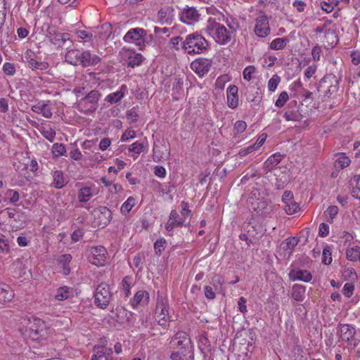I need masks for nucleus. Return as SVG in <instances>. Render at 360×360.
<instances>
[{
  "label": "nucleus",
  "mask_w": 360,
  "mask_h": 360,
  "mask_svg": "<svg viewBox=\"0 0 360 360\" xmlns=\"http://www.w3.org/2000/svg\"><path fill=\"white\" fill-rule=\"evenodd\" d=\"M94 195L92 192V189L91 187L85 186L79 191L78 193V200L81 202H86L89 201L91 197Z\"/></svg>",
  "instance_id": "nucleus-30"
},
{
  "label": "nucleus",
  "mask_w": 360,
  "mask_h": 360,
  "mask_svg": "<svg viewBox=\"0 0 360 360\" xmlns=\"http://www.w3.org/2000/svg\"><path fill=\"white\" fill-rule=\"evenodd\" d=\"M337 156L338 158L335 160L336 167H339L342 169L349 165L351 160L348 157L345 156L342 153L337 155Z\"/></svg>",
  "instance_id": "nucleus-38"
},
{
  "label": "nucleus",
  "mask_w": 360,
  "mask_h": 360,
  "mask_svg": "<svg viewBox=\"0 0 360 360\" xmlns=\"http://www.w3.org/2000/svg\"><path fill=\"white\" fill-rule=\"evenodd\" d=\"M172 349L171 360H184L191 352V341L184 332H178L169 342Z\"/></svg>",
  "instance_id": "nucleus-1"
},
{
  "label": "nucleus",
  "mask_w": 360,
  "mask_h": 360,
  "mask_svg": "<svg viewBox=\"0 0 360 360\" xmlns=\"http://www.w3.org/2000/svg\"><path fill=\"white\" fill-rule=\"evenodd\" d=\"M50 101L45 103L39 101L32 106L31 110L37 114H41L45 118H51L53 115L51 108L49 105Z\"/></svg>",
  "instance_id": "nucleus-19"
},
{
  "label": "nucleus",
  "mask_w": 360,
  "mask_h": 360,
  "mask_svg": "<svg viewBox=\"0 0 360 360\" xmlns=\"http://www.w3.org/2000/svg\"><path fill=\"white\" fill-rule=\"evenodd\" d=\"M289 96L288 93L285 91H282L275 103L276 106L278 108L283 107L285 104Z\"/></svg>",
  "instance_id": "nucleus-52"
},
{
  "label": "nucleus",
  "mask_w": 360,
  "mask_h": 360,
  "mask_svg": "<svg viewBox=\"0 0 360 360\" xmlns=\"http://www.w3.org/2000/svg\"><path fill=\"white\" fill-rule=\"evenodd\" d=\"M126 117L129 124L134 123L138 120L139 115L134 108L129 110L126 113Z\"/></svg>",
  "instance_id": "nucleus-50"
},
{
  "label": "nucleus",
  "mask_w": 360,
  "mask_h": 360,
  "mask_svg": "<svg viewBox=\"0 0 360 360\" xmlns=\"http://www.w3.org/2000/svg\"><path fill=\"white\" fill-rule=\"evenodd\" d=\"M201 14L199 11L193 6H186L179 14L180 20L187 25H194L199 21Z\"/></svg>",
  "instance_id": "nucleus-11"
},
{
  "label": "nucleus",
  "mask_w": 360,
  "mask_h": 360,
  "mask_svg": "<svg viewBox=\"0 0 360 360\" xmlns=\"http://www.w3.org/2000/svg\"><path fill=\"white\" fill-rule=\"evenodd\" d=\"M47 335L45 323L40 319H34L29 327V335L33 340L45 339Z\"/></svg>",
  "instance_id": "nucleus-10"
},
{
  "label": "nucleus",
  "mask_w": 360,
  "mask_h": 360,
  "mask_svg": "<svg viewBox=\"0 0 360 360\" xmlns=\"http://www.w3.org/2000/svg\"><path fill=\"white\" fill-rule=\"evenodd\" d=\"M149 294L145 290L138 291L131 300V304L134 307L139 305H146L149 302Z\"/></svg>",
  "instance_id": "nucleus-26"
},
{
  "label": "nucleus",
  "mask_w": 360,
  "mask_h": 360,
  "mask_svg": "<svg viewBox=\"0 0 360 360\" xmlns=\"http://www.w3.org/2000/svg\"><path fill=\"white\" fill-rule=\"evenodd\" d=\"M52 150L56 156H61L66 153L65 146L63 143H56L53 145Z\"/></svg>",
  "instance_id": "nucleus-49"
},
{
  "label": "nucleus",
  "mask_w": 360,
  "mask_h": 360,
  "mask_svg": "<svg viewBox=\"0 0 360 360\" xmlns=\"http://www.w3.org/2000/svg\"><path fill=\"white\" fill-rule=\"evenodd\" d=\"M2 70L4 73L7 76H13L16 72L15 65L9 62H6L4 64Z\"/></svg>",
  "instance_id": "nucleus-43"
},
{
  "label": "nucleus",
  "mask_w": 360,
  "mask_h": 360,
  "mask_svg": "<svg viewBox=\"0 0 360 360\" xmlns=\"http://www.w3.org/2000/svg\"><path fill=\"white\" fill-rule=\"evenodd\" d=\"M283 117L287 121H300L303 116L298 112L295 110H287L285 112Z\"/></svg>",
  "instance_id": "nucleus-37"
},
{
  "label": "nucleus",
  "mask_w": 360,
  "mask_h": 360,
  "mask_svg": "<svg viewBox=\"0 0 360 360\" xmlns=\"http://www.w3.org/2000/svg\"><path fill=\"white\" fill-rule=\"evenodd\" d=\"M5 195L8 197H10L9 202L11 203H15L19 200V193L16 191L9 189L6 192Z\"/></svg>",
  "instance_id": "nucleus-55"
},
{
  "label": "nucleus",
  "mask_w": 360,
  "mask_h": 360,
  "mask_svg": "<svg viewBox=\"0 0 360 360\" xmlns=\"http://www.w3.org/2000/svg\"><path fill=\"white\" fill-rule=\"evenodd\" d=\"M354 289V287L353 284L347 283L343 287L342 292L346 297H350L353 294Z\"/></svg>",
  "instance_id": "nucleus-60"
},
{
  "label": "nucleus",
  "mask_w": 360,
  "mask_h": 360,
  "mask_svg": "<svg viewBox=\"0 0 360 360\" xmlns=\"http://www.w3.org/2000/svg\"><path fill=\"white\" fill-rule=\"evenodd\" d=\"M347 259L350 261L360 260V247L355 246L350 249L347 250L346 252Z\"/></svg>",
  "instance_id": "nucleus-36"
},
{
  "label": "nucleus",
  "mask_w": 360,
  "mask_h": 360,
  "mask_svg": "<svg viewBox=\"0 0 360 360\" xmlns=\"http://www.w3.org/2000/svg\"><path fill=\"white\" fill-rule=\"evenodd\" d=\"M306 288L300 284H295L292 288V297L297 302H302L304 299Z\"/></svg>",
  "instance_id": "nucleus-27"
},
{
  "label": "nucleus",
  "mask_w": 360,
  "mask_h": 360,
  "mask_svg": "<svg viewBox=\"0 0 360 360\" xmlns=\"http://www.w3.org/2000/svg\"><path fill=\"white\" fill-rule=\"evenodd\" d=\"M155 319L160 326H165L170 321L168 297L165 294L159 291L157 293Z\"/></svg>",
  "instance_id": "nucleus-5"
},
{
  "label": "nucleus",
  "mask_w": 360,
  "mask_h": 360,
  "mask_svg": "<svg viewBox=\"0 0 360 360\" xmlns=\"http://www.w3.org/2000/svg\"><path fill=\"white\" fill-rule=\"evenodd\" d=\"M68 51L65 54V61L73 65H80L83 67L95 65L101 61L98 56H91L89 51H80L77 49H71V46H67Z\"/></svg>",
  "instance_id": "nucleus-2"
},
{
  "label": "nucleus",
  "mask_w": 360,
  "mask_h": 360,
  "mask_svg": "<svg viewBox=\"0 0 360 360\" xmlns=\"http://www.w3.org/2000/svg\"><path fill=\"white\" fill-rule=\"evenodd\" d=\"M255 72V68L253 65H249L243 70V78L247 81L252 79V75Z\"/></svg>",
  "instance_id": "nucleus-58"
},
{
  "label": "nucleus",
  "mask_w": 360,
  "mask_h": 360,
  "mask_svg": "<svg viewBox=\"0 0 360 360\" xmlns=\"http://www.w3.org/2000/svg\"><path fill=\"white\" fill-rule=\"evenodd\" d=\"M286 46V40L283 38H276L270 44V48L274 50H281Z\"/></svg>",
  "instance_id": "nucleus-39"
},
{
  "label": "nucleus",
  "mask_w": 360,
  "mask_h": 360,
  "mask_svg": "<svg viewBox=\"0 0 360 360\" xmlns=\"http://www.w3.org/2000/svg\"><path fill=\"white\" fill-rule=\"evenodd\" d=\"M315 32L316 33H322L324 32V34H325V37L327 38V39H330V38H333V39H335V40H333L330 44L331 46H333L334 44H337V37L335 35V33L333 30H330V29H327L324 31V27H317L316 29H315Z\"/></svg>",
  "instance_id": "nucleus-34"
},
{
  "label": "nucleus",
  "mask_w": 360,
  "mask_h": 360,
  "mask_svg": "<svg viewBox=\"0 0 360 360\" xmlns=\"http://www.w3.org/2000/svg\"><path fill=\"white\" fill-rule=\"evenodd\" d=\"M246 127H247V124H246L245 122L242 121V120L237 121L235 123L234 127H233L235 134H240V133L243 132L245 130Z\"/></svg>",
  "instance_id": "nucleus-59"
},
{
  "label": "nucleus",
  "mask_w": 360,
  "mask_h": 360,
  "mask_svg": "<svg viewBox=\"0 0 360 360\" xmlns=\"http://www.w3.org/2000/svg\"><path fill=\"white\" fill-rule=\"evenodd\" d=\"M50 41L54 45L60 47L71 46L72 41H70V34L68 33L55 32L49 37Z\"/></svg>",
  "instance_id": "nucleus-17"
},
{
  "label": "nucleus",
  "mask_w": 360,
  "mask_h": 360,
  "mask_svg": "<svg viewBox=\"0 0 360 360\" xmlns=\"http://www.w3.org/2000/svg\"><path fill=\"white\" fill-rule=\"evenodd\" d=\"M101 94L97 90L91 91L85 97L80 99L78 103V110L85 115H89L98 108V102Z\"/></svg>",
  "instance_id": "nucleus-7"
},
{
  "label": "nucleus",
  "mask_w": 360,
  "mask_h": 360,
  "mask_svg": "<svg viewBox=\"0 0 360 360\" xmlns=\"http://www.w3.org/2000/svg\"><path fill=\"white\" fill-rule=\"evenodd\" d=\"M135 205H136L135 198L130 196L122 205L120 211L123 214L127 215L131 210V209L134 207Z\"/></svg>",
  "instance_id": "nucleus-33"
},
{
  "label": "nucleus",
  "mask_w": 360,
  "mask_h": 360,
  "mask_svg": "<svg viewBox=\"0 0 360 360\" xmlns=\"http://www.w3.org/2000/svg\"><path fill=\"white\" fill-rule=\"evenodd\" d=\"M136 136V132L134 130L127 129L122 135L121 140L123 141H128L130 139H133Z\"/></svg>",
  "instance_id": "nucleus-63"
},
{
  "label": "nucleus",
  "mask_w": 360,
  "mask_h": 360,
  "mask_svg": "<svg viewBox=\"0 0 360 360\" xmlns=\"http://www.w3.org/2000/svg\"><path fill=\"white\" fill-rule=\"evenodd\" d=\"M283 155L280 153H275L271 155L264 162V167L271 171L282 160Z\"/></svg>",
  "instance_id": "nucleus-28"
},
{
  "label": "nucleus",
  "mask_w": 360,
  "mask_h": 360,
  "mask_svg": "<svg viewBox=\"0 0 360 360\" xmlns=\"http://www.w3.org/2000/svg\"><path fill=\"white\" fill-rule=\"evenodd\" d=\"M322 262L326 265H328L332 262L331 248L330 246H326L323 249Z\"/></svg>",
  "instance_id": "nucleus-47"
},
{
  "label": "nucleus",
  "mask_w": 360,
  "mask_h": 360,
  "mask_svg": "<svg viewBox=\"0 0 360 360\" xmlns=\"http://www.w3.org/2000/svg\"><path fill=\"white\" fill-rule=\"evenodd\" d=\"M122 191L123 188L122 185L120 184H112V186L108 189L109 193L112 195L120 193Z\"/></svg>",
  "instance_id": "nucleus-62"
},
{
  "label": "nucleus",
  "mask_w": 360,
  "mask_h": 360,
  "mask_svg": "<svg viewBox=\"0 0 360 360\" xmlns=\"http://www.w3.org/2000/svg\"><path fill=\"white\" fill-rule=\"evenodd\" d=\"M41 134L49 141L52 142L56 136V131L51 125L43 124L39 129Z\"/></svg>",
  "instance_id": "nucleus-29"
},
{
  "label": "nucleus",
  "mask_w": 360,
  "mask_h": 360,
  "mask_svg": "<svg viewBox=\"0 0 360 360\" xmlns=\"http://www.w3.org/2000/svg\"><path fill=\"white\" fill-rule=\"evenodd\" d=\"M182 49L188 55L200 54L206 52L208 41L198 32L188 34L181 43Z\"/></svg>",
  "instance_id": "nucleus-3"
},
{
  "label": "nucleus",
  "mask_w": 360,
  "mask_h": 360,
  "mask_svg": "<svg viewBox=\"0 0 360 360\" xmlns=\"http://www.w3.org/2000/svg\"><path fill=\"white\" fill-rule=\"evenodd\" d=\"M108 252L103 246L92 247L89 250V261L97 266H104L106 262Z\"/></svg>",
  "instance_id": "nucleus-9"
},
{
  "label": "nucleus",
  "mask_w": 360,
  "mask_h": 360,
  "mask_svg": "<svg viewBox=\"0 0 360 360\" xmlns=\"http://www.w3.org/2000/svg\"><path fill=\"white\" fill-rule=\"evenodd\" d=\"M52 186L60 189L63 188L68 183V177L60 170H56L53 174Z\"/></svg>",
  "instance_id": "nucleus-24"
},
{
  "label": "nucleus",
  "mask_w": 360,
  "mask_h": 360,
  "mask_svg": "<svg viewBox=\"0 0 360 360\" xmlns=\"http://www.w3.org/2000/svg\"><path fill=\"white\" fill-rule=\"evenodd\" d=\"M9 251L8 241L6 236L0 233V252L2 253L8 252Z\"/></svg>",
  "instance_id": "nucleus-54"
},
{
  "label": "nucleus",
  "mask_w": 360,
  "mask_h": 360,
  "mask_svg": "<svg viewBox=\"0 0 360 360\" xmlns=\"http://www.w3.org/2000/svg\"><path fill=\"white\" fill-rule=\"evenodd\" d=\"M145 146L143 143L136 141L129 146V150L137 155L143 151Z\"/></svg>",
  "instance_id": "nucleus-51"
},
{
  "label": "nucleus",
  "mask_w": 360,
  "mask_h": 360,
  "mask_svg": "<svg viewBox=\"0 0 360 360\" xmlns=\"http://www.w3.org/2000/svg\"><path fill=\"white\" fill-rule=\"evenodd\" d=\"M226 25L228 26L227 31L230 32L231 37H232V34H235L236 30L239 27V25L237 22L235 21L234 19H226Z\"/></svg>",
  "instance_id": "nucleus-44"
},
{
  "label": "nucleus",
  "mask_w": 360,
  "mask_h": 360,
  "mask_svg": "<svg viewBox=\"0 0 360 360\" xmlns=\"http://www.w3.org/2000/svg\"><path fill=\"white\" fill-rule=\"evenodd\" d=\"M127 91L126 85L122 84L120 86L119 91L108 94L105 98V101L110 104H114L120 102L125 96V93Z\"/></svg>",
  "instance_id": "nucleus-25"
},
{
  "label": "nucleus",
  "mask_w": 360,
  "mask_h": 360,
  "mask_svg": "<svg viewBox=\"0 0 360 360\" xmlns=\"http://www.w3.org/2000/svg\"><path fill=\"white\" fill-rule=\"evenodd\" d=\"M340 338L343 341L349 342L352 340L356 334V329L349 324L340 325Z\"/></svg>",
  "instance_id": "nucleus-23"
},
{
  "label": "nucleus",
  "mask_w": 360,
  "mask_h": 360,
  "mask_svg": "<svg viewBox=\"0 0 360 360\" xmlns=\"http://www.w3.org/2000/svg\"><path fill=\"white\" fill-rule=\"evenodd\" d=\"M205 30L219 44L224 45L231 40L230 32L227 31L225 25L217 22L214 18L208 19Z\"/></svg>",
  "instance_id": "nucleus-4"
},
{
  "label": "nucleus",
  "mask_w": 360,
  "mask_h": 360,
  "mask_svg": "<svg viewBox=\"0 0 360 360\" xmlns=\"http://www.w3.org/2000/svg\"><path fill=\"white\" fill-rule=\"evenodd\" d=\"M105 351L106 350L105 349V347L104 346H102V347H100V346L94 347V354L92 356V360L97 359V358H98V359H104L105 352Z\"/></svg>",
  "instance_id": "nucleus-53"
},
{
  "label": "nucleus",
  "mask_w": 360,
  "mask_h": 360,
  "mask_svg": "<svg viewBox=\"0 0 360 360\" xmlns=\"http://www.w3.org/2000/svg\"><path fill=\"white\" fill-rule=\"evenodd\" d=\"M122 291L125 297H128L130 294L131 288V277L125 276L122 281Z\"/></svg>",
  "instance_id": "nucleus-48"
},
{
  "label": "nucleus",
  "mask_w": 360,
  "mask_h": 360,
  "mask_svg": "<svg viewBox=\"0 0 360 360\" xmlns=\"http://www.w3.org/2000/svg\"><path fill=\"white\" fill-rule=\"evenodd\" d=\"M238 89L236 85H231L226 90L227 105L229 108L235 109L238 105Z\"/></svg>",
  "instance_id": "nucleus-21"
},
{
  "label": "nucleus",
  "mask_w": 360,
  "mask_h": 360,
  "mask_svg": "<svg viewBox=\"0 0 360 360\" xmlns=\"http://www.w3.org/2000/svg\"><path fill=\"white\" fill-rule=\"evenodd\" d=\"M257 150V146L252 144L246 148H241L238 152V155L241 158L246 156L248 154L252 153Z\"/></svg>",
  "instance_id": "nucleus-56"
},
{
  "label": "nucleus",
  "mask_w": 360,
  "mask_h": 360,
  "mask_svg": "<svg viewBox=\"0 0 360 360\" xmlns=\"http://www.w3.org/2000/svg\"><path fill=\"white\" fill-rule=\"evenodd\" d=\"M281 82V77L277 75H274L272 76V77L269 80L268 82V89L270 91H274L279 82Z\"/></svg>",
  "instance_id": "nucleus-45"
},
{
  "label": "nucleus",
  "mask_w": 360,
  "mask_h": 360,
  "mask_svg": "<svg viewBox=\"0 0 360 360\" xmlns=\"http://www.w3.org/2000/svg\"><path fill=\"white\" fill-rule=\"evenodd\" d=\"M25 59V62L27 64L28 68L32 70H46L49 67L48 63L45 61L37 60L34 53L31 51L26 52Z\"/></svg>",
  "instance_id": "nucleus-13"
},
{
  "label": "nucleus",
  "mask_w": 360,
  "mask_h": 360,
  "mask_svg": "<svg viewBox=\"0 0 360 360\" xmlns=\"http://www.w3.org/2000/svg\"><path fill=\"white\" fill-rule=\"evenodd\" d=\"M329 233V226L326 223H321L319 226V235L321 237H326Z\"/></svg>",
  "instance_id": "nucleus-61"
},
{
  "label": "nucleus",
  "mask_w": 360,
  "mask_h": 360,
  "mask_svg": "<svg viewBox=\"0 0 360 360\" xmlns=\"http://www.w3.org/2000/svg\"><path fill=\"white\" fill-rule=\"evenodd\" d=\"M300 209L299 204L295 202V200L285 204L284 210L288 214L291 215L295 214Z\"/></svg>",
  "instance_id": "nucleus-40"
},
{
  "label": "nucleus",
  "mask_w": 360,
  "mask_h": 360,
  "mask_svg": "<svg viewBox=\"0 0 360 360\" xmlns=\"http://www.w3.org/2000/svg\"><path fill=\"white\" fill-rule=\"evenodd\" d=\"M184 221L182 220L178 212L173 210L171 211L169 219L165 224V229L167 231H172L175 227H181L184 225Z\"/></svg>",
  "instance_id": "nucleus-20"
},
{
  "label": "nucleus",
  "mask_w": 360,
  "mask_h": 360,
  "mask_svg": "<svg viewBox=\"0 0 360 360\" xmlns=\"http://www.w3.org/2000/svg\"><path fill=\"white\" fill-rule=\"evenodd\" d=\"M174 9L172 6L162 8L158 12V18L161 24L171 25L174 19Z\"/></svg>",
  "instance_id": "nucleus-18"
},
{
  "label": "nucleus",
  "mask_w": 360,
  "mask_h": 360,
  "mask_svg": "<svg viewBox=\"0 0 360 360\" xmlns=\"http://www.w3.org/2000/svg\"><path fill=\"white\" fill-rule=\"evenodd\" d=\"M289 278L292 281H302L304 282H309L312 276L307 270H296L292 269L289 273Z\"/></svg>",
  "instance_id": "nucleus-22"
},
{
  "label": "nucleus",
  "mask_w": 360,
  "mask_h": 360,
  "mask_svg": "<svg viewBox=\"0 0 360 360\" xmlns=\"http://www.w3.org/2000/svg\"><path fill=\"white\" fill-rule=\"evenodd\" d=\"M94 217L98 219V226H106L112 219V212L105 206H100L94 210Z\"/></svg>",
  "instance_id": "nucleus-14"
},
{
  "label": "nucleus",
  "mask_w": 360,
  "mask_h": 360,
  "mask_svg": "<svg viewBox=\"0 0 360 360\" xmlns=\"http://www.w3.org/2000/svg\"><path fill=\"white\" fill-rule=\"evenodd\" d=\"M13 297L14 292L8 285L0 288V301L4 302H9L13 298Z\"/></svg>",
  "instance_id": "nucleus-32"
},
{
  "label": "nucleus",
  "mask_w": 360,
  "mask_h": 360,
  "mask_svg": "<svg viewBox=\"0 0 360 360\" xmlns=\"http://www.w3.org/2000/svg\"><path fill=\"white\" fill-rule=\"evenodd\" d=\"M354 181H355L356 184L352 188L351 193L354 198L360 200V175H355L354 176Z\"/></svg>",
  "instance_id": "nucleus-42"
},
{
  "label": "nucleus",
  "mask_w": 360,
  "mask_h": 360,
  "mask_svg": "<svg viewBox=\"0 0 360 360\" xmlns=\"http://www.w3.org/2000/svg\"><path fill=\"white\" fill-rule=\"evenodd\" d=\"M293 193L290 191H285L282 196V201L285 203L294 201Z\"/></svg>",
  "instance_id": "nucleus-64"
},
{
  "label": "nucleus",
  "mask_w": 360,
  "mask_h": 360,
  "mask_svg": "<svg viewBox=\"0 0 360 360\" xmlns=\"http://www.w3.org/2000/svg\"><path fill=\"white\" fill-rule=\"evenodd\" d=\"M211 67V64L207 59L200 58L193 60L191 64V69L200 77L206 75Z\"/></svg>",
  "instance_id": "nucleus-15"
},
{
  "label": "nucleus",
  "mask_w": 360,
  "mask_h": 360,
  "mask_svg": "<svg viewBox=\"0 0 360 360\" xmlns=\"http://www.w3.org/2000/svg\"><path fill=\"white\" fill-rule=\"evenodd\" d=\"M72 294V291L68 286H63L58 288L55 295V298L59 301H63L70 297Z\"/></svg>",
  "instance_id": "nucleus-31"
},
{
  "label": "nucleus",
  "mask_w": 360,
  "mask_h": 360,
  "mask_svg": "<svg viewBox=\"0 0 360 360\" xmlns=\"http://www.w3.org/2000/svg\"><path fill=\"white\" fill-rule=\"evenodd\" d=\"M269 20L266 16L262 15L257 18L255 28V34L259 37H264L269 33Z\"/></svg>",
  "instance_id": "nucleus-16"
},
{
  "label": "nucleus",
  "mask_w": 360,
  "mask_h": 360,
  "mask_svg": "<svg viewBox=\"0 0 360 360\" xmlns=\"http://www.w3.org/2000/svg\"><path fill=\"white\" fill-rule=\"evenodd\" d=\"M123 39L127 43L134 44L140 50H143L148 45L149 39H153V35H148L146 30L136 27L130 29L124 36Z\"/></svg>",
  "instance_id": "nucleus-6"
},
{
  "label": "nucleus",
  "mask_w": 360,
  "mask_h": 360,
  "mask_svg": "<svg viewBox=\"0 0 360 360\" xmlns=\"http://www.w3.org/2000/svg\"><path fill=\"white\" fill-rule=\"evenodd\" d=\"M95 304L101 309H105L112 297L110 285L105 283L99 284L94 293Z\"/></svg>",
  "instance_id": "nucleus-8"
},
{
  "label": "nucleus",
  "mask_w": 360,
  "mask_h": 360,
  "mask_svg": "<svg viewBox=\"0 0 360 360\" xmlns=\"http://www.w3.org/2000/svg\"><path fill=\"white\" fill-rule=\"evenodd\" d=\"M143 57L141 53H133L128 57V65L131 68L140 65L143 62Z\"/></svg>",
  "instance_id": "nucleus-35"
},
{
  "label": "nucleus",
  "mask_w": 360,
  "mask_h": 360,
  "mask_svg": "<svg viewBox=\"0 0 360 360\" xmlns=\"http://www.w3.org/2000/svg\"><path fill=\"white\" fill-rule=\"evenodd\" d=\"M340 79L333 73L326 75L321 80V84L327 88L325 96L328 97L338 92Z\"/></svg>",
  "instance_id": "nucleus-12"
},
{
  "label": "nucleus",
  "mask_w": 360,
  "mask_h": 360,
  "mask_svg": "<svg viewBox=\"0 0 360 360\" xmlns=\"http://www.w3.org/2000/svg\"><path fill=\"white\" fill-rule=\"evenodd\" d=\"M338 207L337 206L333 205L328 207V209L325 212V215L327 218V221L328 222H332L333 219L338 213Z\"/></svg>",
  "instance_id": "nucleus-41"
},
{
  "label": "nucleus",
  "mask_w": 360,
  "mask_h": 360,
  "mask_svg": "<svg viewBox=\"0 0 360 360\" xmlns=\"http://www.w3.org/2000/svg\"><path fill=\"white\" fill-rule=\"evenodd\" d=\"M166 240L164 238L157 240L154 243V249L157 255H161L165 249Z\"/></svg>",
  "instance_id": "nucleus-46"
},
{
  "label": "nucleus",
  "mask_w": 360,
  "mask_h": 360,
  "mask_svg": "<svg viewBox=\"0 0 360 360\" xmlns=\"http://www.w3.org/2000/svg\"><path fill=\"white\" fill-rule=\"evenodd\" d=\"M299 239L296 237H289L285 240L286 249L292 251L297 245Z\"/></svg>",
  "instance_id": "nucleus-57"
}]
</instances>
